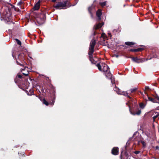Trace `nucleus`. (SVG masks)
<instances>
[{
	"label": "nucleus",
	"mask_w": 159,
	"mask_h": 159,
	"mask_svg": "<svg viewBox=\"0 0 159 159\" xmlns=\"http://www.w3.org/2000/svg\"><path fill=\"white\" fill-rule=\"evenodd\" d=\"M104 25V22H102L101 23H98L96 25L94 26V29L95 30H98L100 28Z\"/></svg>",
	"instance_id": "16"
},
{
	"label": "nucleus",
	"mask_w": 159,
	"mask_h": 159,
	"mask_svg": "<svg viewBox=\"0 0 159 159\" xmlns=\"http://www.w3.org/2000/svg\"><path fill=\"white\" fill-rule=\"evenodd\" d=\"M41 15H42L41 18L38 17L36 19V21L39 25H42L44 23L45 18V15L44 14H41Z\"/></svg>",
	"instance_id": "6"
},
{
	"label": "nucleus",
	"mask_w": 159,
	"mask_h": 159,
	"mask_svg": "<svg viewBox=\"0 0 159 159\" xmlns=\"http://www.w3.org/2000/svg\"><path fill=\"white\" fill-rule=\"evenodd\" d=\"M108 34L109 36H110V37H111L112 36L111 34L110 33H109Z\"/></svg>",
	"instance_id": "46"
},
{
	"label": "nucleus",
	"mask_w": 159,
	"mask_h": 159,
	"mask_svg": "<svg viewBox=\"0 0 159 159\" xmlns=\"http://www.w3.org/2000/svg\"><path fill=\"white\" fill-rule=\"evenodd\" d=\"M137 90V88H135L133 89H131L130 90V91L131 93H134Z\"/></svg>",
	"instance_id": "30"
},
{
	"label": "nucleus",
	"mask_w": 159,
	"mask_h": 159,
	"mask_svg": "<svg viewBox=\"0 0 159 159\" xmlns=\"http://www.w3.org/2000/svg\"><path fill=\"white\" fill-rule=\"evenodd\" d=\"M96 40L93 39L91 41L90 43V47L89 49L88 54L89 55H92V54H93L94 52V48L96 44Z\"/></svg>",
	"instance_id": "4"
},
{
	"label": "nucleus",
	"mask_w": 159,
	"mask_h": 159,
	"mask_svg": "<svg viewBox=\"0 0 159 159\" xmlns=\"http://www.w3.org/2000/svg\"><path fill=\"white\" fill-rule=\"evenodd\" d=\"M41 91H42V92H43V93H45L47 92V89H42L41 90Z\"/></svg>",
	"instance_id": "36"
},
{
	"label": "nucleus",
	"mask_w": 159,
	"mask_h": 159,
	"mask_svg": "<svg viewBox=\"0 0 159 159\" xmlns=\"http://www.w3.org/2000/svg\"><path fill=\"white\" fill-rule=\"evenodd\" d=\"M24 3V2L22 1H20L17 4L18 5H21Z\"/></svg>",
	"instance_id": "34"
},
{
	"label": "nucleus",
	"mask_w": 159,
	"mask_h": 159,
	"mask_svg": "<svg viewBox=\"0 0 159 159\" xmlns=\"http://www.w3.org/2000/svg\"><path fill=\"white\" fill-rule=\"evenodd\" d=\"M101 64L102 67V71L106 72L110 70L109 67L105 63H102Z\"/></svg>",
	"instance_id": "13"
},
{
	"label": "nucleus",
	"mask_w": 159,
	"mask_h": 159,
	"mask_svg": "<svg viewBox=\"0 0 159 159\" xmlns=\"http://www.w3.org/2000/svg\"><path fill=\"white\" fill-rule=\"evenodd\" d=\"M40 6V1L37 2L34 6L33 9L35 10H39Z\"/></svg>",
	"instance_id": "19"
},
{
	"label": "nucleus",
	"mask_w": 159,
	"mask_h": 159,
	"mask_svg": "<svg viewBox=\"0 0 159 159\" xmlns=\"http://www.w3.org/2000/svg\"><path fill=\"white\" fill-rule=\"evenodd\" d=\"M102 14L101 10L100 9H98L96 12V15L98 17L97 20L98 21H99L101 20V16Z\"/></svg>",
	"instance_id": "11"
},
{
	"label": "nucleus",
	"mask_w": 159,
	"mask_h": 159,
	"mask_svg": "<svg viewBox=\"0 0 159 159\" xmlns=\"http://www.w3.org/2000/svg\"><path fill=\"white\" fill-rule=\"evenodd\" d=\"M106 2L105 1L104 2H100L99 4H100V6L102 7H104L106 5Z\"/></svg>",
	"instance_id": "28"
},
{
	"label": "nucleus",
	"mask_w": 159,
	"mask_h": 159,
	"mask_svg": "<svg viewBox=\"0 0 159 159\" xmlns=\"http://www.w3.org/2000/svg\"><path fill=\"white\" fill-rule=\"evenodd\" d=\"M14 81L16 83H18L19 82V80L16 77L15 78Z\"/></svg>",
	"instance_id": "33"
},
{
	"label": "nucleus",
	"mask_w": 159,
	"mask_h": 159,
	"mask_svg": "<svg viewBox=\"0 0 159 159\" xmlns=\"http://www.w3.org/2000/svg\"><path fill=\"white\" fill-rule=\"evenodd\" d=\"M119 153V148L117 147H114L111 150V153L114 155H116Z\"/></svg>",
	"instance_id": "14"
},
{
	"label": "nucleus",
	"mask_w": 159,
	"mask_h": 159,
	"mask_svg": "<svg viewBox=\"0 0 159 159\" xmlns=\"http://www.w3.org/2000/svg\"><path fill=\"white\" fill-rule=\"evenodd\" d=\"M16 77L21 79H22L24 78V77L23 76L18 74L17 75Z\"/></svg>",
	"instance_id": "31"
},
{
	"label": "nucleus",
	"mask_w": 159,
	"mask_h": 159,
	"mask_svg": "<svg viewBox=\"0 0 159 159\" xmlns=\"http://www.w3.org/2000/svg\"><path fill=\"white\" fill-rule=\"evenodd\" d=\"M25 71V72H24V73H26V71Z\"/></svg>",
	"instance_id": "52"
},
{
	"label": "nucleus",
	"mask_w": 159,
	"mask_h": 159,
	"mask_svg": "<svg viewBox=\"0 0 159 159\" xmlns=\"http://www.w3.org/2000/svg\"><path fill=\"white\" fill-rule=\"evenodd\" d=\"M115 56L116 57H119V55H115Z\"/></svg>",
	"instance_id": "47"
},
{
	"label": "nucleus",
	"mask_w": 159,
	"mask_h": 159,
	"mask_svg": "<svg viewBox=\"0 0 159 159\" xmlns=\"http://www.w3.org/2000/svg\"><path fill=\"white\" fill-rule=\"evenodd\" d=\"M114 91L116 92L118 94H120L124 96L128 95L127 92L126 91H122L121 92L120 90L118 88L115 87L114 89Z\"/></svg>",
	"instance_id": "8"
},
{
	"label": "nucleus",
	"mask_w": 159,
	"mask_h": 159,
	"mask_svg": "<svg viewBox=\"0 0 159 159\" xmlns=\"http://www.w3.org/2000/svg\"><path fill=\"white\" fill-rule=\"evenodd\" d=\"M152 118L154 121H155L156 119L159 116V113L155 111H153L152 112V116H153Z\"/></svg>",
	"instance_id": "17"
},
{
	"label": "nucleus",
	"mask_w": 159,
	"mask_h": 159,
	"mask_svg": "<svg viewBox=\"0 0 159 159\" xmlns=\"http://www.w3.org/2000/svg\"><path fill=\"white\" fill-rule=\"evenodd\" d=\"M134 105L129 104L128 102L126 103V105L129 107L130 113L133 115H139L141 113V111L139 109L137 102H134Z\"/></svg>",
	"instance_id": "1"
},
{
	"label": "nucleus",
	"mask_w": 159,
	"mask_h": 159,
	"mask_svg": "<svg viewBox=\"0 0 159 159\" xmlns=\"http://www.w3.org/2000/svg\"><path fill=\"white\" fill-rule=\"evenodd\" d=\"M139 105L140 107L142 109L144 108L145 107L144 104L142 102L140 103H139Z\"/></svg>",
	"instance_id": "32"
},
{
	"label": "nucleus",
	"mask_w": 159,
	"mask_h": 159,
	"mask_svg": "<svg viewBox=\"0 0 159 159\" xmlns=\"http://www.w3.org/2000/svg\"><path fill=\"white\" fill-rule=\"evenodd\" d=\"M89 60L92 64H95L97 61H96L93 58V54H92V55H89Z\"/></svg>",
	"instance_id": "18"
},
{
	"label": "nucleus",
	"mask_w": 159,
	"mask_h": 159,
	"mask_svg": "<svg viewBox=\"0 0 159 159\" xmlns=\"http://www.w3.org/2000/svg\"><path fill=\"white\" fill-rule=\"evenodd\" d=\"M15 40L16 41L17 44L20 46L21 45V42L17 39H15Z\"/></svg>",
	"instance_id": "29"
},
{
	"label": "nucleus",
	"mask_w": 159,
	"mask_h": 159,
	"mask_svg": "<svg viewBox=\"0 0 159 159\" xmlns=\"http://www.w3.org/2000/svg\"><path fill=\"white\" fill-rule=\"evenodd\" d=\"M159 149V147L158 146H157L155 147V149L156 150H158Z\"/></svg>",
	"instance_id": "41"
},
{
	"label": "nucleus",
	"mask_w": 159,
	"mask_h": 159,
	"mask_svg": "<svg viewBox=\"0 0 159 159\" xmlns=\"http://www.w3.org/2000/svg\"><path fill=\"white\" fill-rule=\"evenodd\" d=\"M124 155L126 156V157H128L127 156H128V154L126 152H124Z\"/></svg>",
	"instance_id": "38"
},
{
	"label": "nucleus",
	"mask_w": 159,
	"mask_h": 159,
	"mask_svg": "<svg viewBox=\"0 0 159 159\" xmlns=\"http://www.w3.org/2000/svg\"><path fill=\"white\" fill-rule=\"evenodd\" d=\"M125 44L128 46H131L135 45V43L133 42H126L125 43Z\"/></svg>",
	"instance_id": "21"
},
{
	"label": "nucleus",
	"mask_w": 159,
	"mask_h": 159,
	"mask_svg": "<svg viewBox=\"0 0 159 159\" xmlns=\"http://www.w3.org/2000/svg\"><path fill=\"white\" fill-rule=\"evenodd\" d=\"M93 7L92 6H90L89 7V8H88V11L89 12V13H90V14L91 15V16H92V11L93 9Z\"/></svg>",
	"instance_id": "24"
},
{
	"label": "nucleus",
	"mask_w": 159,
	"mask_h": 159,
	"mask_svg": "<svg viewBox=\"0 0 159 159\" xmlns=\"http://www.w3.org/2000/svg\"><path fill=\"white\" fill-rule=\"evenodd\" d=\"M133 69L134 70H135V69L134 68Z\"/></svg>",
	"instance_id": "53"
},
{
	"label": "nucleus",
	"mask_w": 159,
	"mask_h": 159,
	"mask_svg": "<svg viewBox=\"0 0 159 159\" xmlns=\"http://www.w3.org/2000/svg\"><path fill=\"white\" fill-rule=\"evenodd\" d=\"M145 89L146 90H148L149 89V87L148 86H145Z\"/></svg>",
	"instance_id": "40"
},
{
	"label": "nucleus",
	"mask_w": 159,
	"mask_h": 159,
	"mask_svg": "<svg viewBox=\"0 0 159 159\" xmlns=\"http://www.w3.org/2000/svg\"><path fill=\"white\" fill-rule=\"evenodd\" d=\"M129 58H131V59H132L133 61L138 63H142L143 62H144L145 61V60L144 58H138L137 57H129Z\"/></svg>",
	"instance_id": "7"
},
{
	"label": "nucleus",
	"mask_w": 159,
	"mask_h": 159,
	"mask_svg": "<svg viewBox=\"0 0 159 159\" xmlns=\"http://www.w3.org/2000/svg\"><path fill=\"white\" fill-rule=\"evenodd\" d=\"M133 47H134V48H136V47H136V46H133Z\"/></svg>",
	"instance_id": "50"
},
{
	"label": "nucleus",
	"mask_w": 159,
	"mask_h": 159,
	"mask_svg": "<svg viewBox=\"0 0 159 159\" xmlns=\"http://www.w3.org/2000/svg\"><path fill=\"white\" fill-rule=\"evenodd\" d=\"M16 63L21 66H22L23 67V68H21V71L22 72L23 70H25L26 69V68L27 67H26V64L25 62H23V63H21L20 61L17 60H16Z\"/></svg>",
	"instance_id": "9"
},
{
	"label": "nucleus",
	"mask_w": 159,
	"mask_h": 159,
	"mask_svg": "<svg viewBox=\"0 0 159 159\" xmlns=\"http://www.w3.org/2000/svg\"><path fill=\"white\" fill-rule=\"evenodd\" d=\"M145 134L148 137H149L150 135V134L148 132L145 133Z\"/></svg>",
	"instance_id": "39"
},
{
	"label": "nucleus",
	"mask_w": 159,
	"mask_h": 159,
	"mask_svg": "<svg viewBox=\"0 0 159 159\" xmlns=\"http://www.w3.org/2000/svg\"><path fill=\"white\" fill-rule=\"evenodd\" d=\"M139 143H141L143 145V147L145 148L146 147V144L145 142L141 140L139 142Z\"/></svg>",
	"instance_id": "26"
},
{
	"label": "nucleus",
	"mask_w": 159,
	"mask_h": 159,
	"mask_svg": "<svg viewBox=\"0 0 159 159\" xmlns=\"http://www.w3.org/2000/svg\"><path fill=\"white\" fill-rule=\"evenodd\" d=\"M25 88L27 89L28 88L27 87V86H26V85H25Z\"/></svg>",
	"instance_id": "48"
},
{
	"label": "nucleus",
	"mask_w": 159,
	"mask_h": 159,
	"mask_svg": "<svg viewBox=\"0 0 159 159\" xmlns=\"http://www.w3.org/2000/svg\"><path fill=\"white\" fill-rule=\"evenodd\" d=\"M106 36L105 34V33H102L101 35V36L103 38H104V37Z\"/></svg>",
	"instance_id": "37"
},
{
	"label": "nucleus",
	"mask_w": 159,
	"mask_h": 159,
	"mask_svg": "<svg viewBox=\"0 0 159 159\" xmlns=\"http://www.w3.org/2000/svg\"><path fill=\"white\" fill-rule=\"evenodd\" d=\"M49 87L50 89H49L48 88H47V89L50 90V99L51 100V101L49 102V104L53 106L54 104L56 98V96L55 94V88L52 84H49Z\"/></svg>",
	"instance_id": "2"
},
{
	"label": "nucleus",
	"mask_w": 159,
	"mask_h": 159,
	"mask_svg": "<svg viewBox=\"0 0 159 159\" xmlns=\"http://www.w3.org/2000/svg\"><path fill=\"white\" fill-rule=\"evenodd\" d=\"M97 33L96 31H94L93 33V35H95Z\"/></svg>",
	"instance_id": "45"
},
{
	"label": "nucleus",
	"mask_w": 159,
	"mask_h": 159,
	"mask_svg": "<svg viewBox=\"0 0 159 159\" xmlns=\"http://www.w3.org/2000/svg\"><path fill=\"white\" fill-rule=\"evenodd\" d=\"M128 95L125 96V97H127V98H129V100L127 102L129 103V104H132L133 102L134 101V98L135 97V94L133 93H127Z\"/></svg>",
	"instance_id": "5"
},
{
	"label": "nucleus",
	"mask_w": 159,
	"mask_h": 159,
	"mask_svg": "<svg viewBox=\"0 0 159 159\" xmlns=\"http://www.w3.org/2000/svg\"><path fill=\"white\" fill-rule=\"evenodd\" d=\"M96 66L98 67V69L99 70V71H102V65H101L99 63H98L96 65Z\"/></svg>",
	"instance_id": "23"
},
{
	"label": "nucleus",
	"mask_w": 159,
	"mask_h": 159,
	"mask_svg": "<svg viewBox=\"0 0 159 159\" xmlns=\"http://www.w3.org/2000/svg\"><path fill=\"white\" fill-rule=\"evenodd\" d=\"M23 71H24V70H23L22 72L23 74L22 76H23L24 75L25 76H27L29 74V72L27 70L26 71V73H24V72H23Z\"/></svg>",
	"instance_id": "25"
},
{
	"label": "nucleus",
	"mask_w": 159,
	"mask_h": 159,
	"mask_svg": "<svg viewBox=\"0 0 159 159\" xmlns=\"http://www.w3.org/2000/svg\"><path fill=\"white\" fill-rule=\"evenodd\" d=\"M156 99L158 100V102L159 103V97H157L156 98Z\"/></svg>",
	"instance_id": "43"
},
{
	"label": "nucleus",
	"mask_w": 159,
	"mask_h": 159,
	"mask_svg": "<svg viewBox=\"0 0 159 159\" xmlns=\"http://www.w3.org/2000/svg\"><path fill=\"white\" fill-rule=\"evenodd\" d=\"M115 30H113V32H114Z\"/></svg>",
	"instance_id": "51"
},
{
	"label": "nucleus",
	"mask_w": 159,
	"mask_h": 159,
	"mask_svg": "<svg viewBox=\"0 0 159 159\" xmlns=\"http://www.w3.org/2000/svg\"><path fill=\"white\" fill-rule=\"evenodd\" d=\"M26 93L28 95L30 96L33 95L34 94V90L33 89H29V92L28 91H26Z\"/></svg>",
	"instance_id": "20"
},
{
	"label": "nucleus",
	"mask_w": 159,
	"mask_h": 159,
	"mask_svg": "<svg viewBox=\"0 0 159 159\" xmlns=\"http://www.w3.org/2000/svg\"><path fill=\"white\" fill-rule=\"evenodd\" d=\"M122 152H121V154H120V158H121V159H122Z\"/></svg>",
	"instance_id": "44"
},
{
	"label": "nucleus",
	"mask_w": 159,
	"mask_h": 159,
	"mask_svg": "<svg viewBox=\"0 0 159 159\" xmlns=\"http://www.w3.org/2000/svg\"><path fill=\"white\" fill-rule=\"evenodd\" d=\"M140 152H140V151H135L134 152V154H136V155L139 154V153Z\"/></svg>",
	"instance_id": "35"
},
{
	"label": "nucleus",
	"mask_w": 159,
	"mask_h": 159,
	"mask_svg": "<svg viewBox=\"0 0 159 159\" xmlns=\"http://www.w3.org/2000/svg\"><path fill=\"white\" fill-rule=\"evenodd\" d=\"M68 2L67 0L58 2L56 5L53 6V7L56 9H66L69 7L67 6Z\"/></svg>",
	"instance_id": "3"
},
{
	"label": "nucleus",
	"mask_w": 159,
	"mask_h": 159,
	"mask_svg": "<svg viewBox=\"0 0 159 159\" xmlns=\"http://www.w3.org/2000/svg\"><path fill=\"white\" fill-rule=\"evenodd\" d=\"M43 102L44 104H45L47 106H48L49 104V103L45 99H43Z\"/></svg>",
	"instance_id": "27"
},
{
	"label": "nucleus",
	"mask_w": 159,
	"mask_h": 159,
	"mask_svg": "<svg viewBox=\"0 0 159 159\" xmlns=\"http://www.w3.org/2000/svg\"><path fill=\"white\" fill-rule=\"evenodd\" d=\"M105 75L107 78H109L110 80H111V82L112 83V75L110 72V70H109L108 71H107L106 72Z\"/></svg>",
	"instance_id": "15"
},
{
	"label": "nucleus",
	"mask_w": 159,
	"mask_h": 159,
	"mask_svg": "<svg viewBox=\"0 0 159 159\" xmlns=\"http://www.w3.org/2000/svg\"><path fill=\"white\" fill-rule=\"evenodd\" d=\"M144 48H136L130 49L128 50L129 52H141L144 50Z\"/></svg>",
	"instance_id": "12"
},
{
	"label": "nucleus",
	"mask_w": 159,
	"mask_h": 159,
	"mask_svg": "<svg viewBox=\"0 0 159 159\" xmlns=\"http://www.w3.org/2000/svg\"><path fill=\"white\" fill-rule=\"evenodd\" d=\"M25 55L24 53H21L19 54L18 56L17 60L21 63H23V62H25V59L24 58Z\"/></svg>",
	"instance_id": "10"
},
{
	"label": "nucleus",
	"mask_w": 159,
	"mask_h": 159,
	"mask_svg": "<svg viewBox=\"0 0 159 159\" xmlns=\"http://www.w3.org/2000/svg\"><path fill=\"white\" fill-rule=\"evenodd\" d=\"M57 1V0H51V1L52 2H55Z\"/></svg>",
	"instance_id": "42"
},
{
	"label": "nucleus",
	"mask_w": 159,
	"mask_h": 159,
	"mask_svg": "<svg viewBox=\"0 0 159 159\" xmlns=\"http://www.w3.org/2000/svg\"><path fill=\"white\" fill-rule=\"evenodd\" d=\"M25 83H26V84H28V82H27V81H25Z\"/></svg>",
	"instance_id": "49"
},
{
	"label": "nucleus",
	"mask_w": 159,
	"mask_h": 159,
	"mask_svg": "<svg viewBox=\"0 0 159 159\" xmlns=\"http://www.w3.org/2000/svg\"><path fill=\"white\" fill-rule=\"evenodd\" d=\"M148 100L152 102H157V101H156V100L155 99H154L151 97L148 96Z\"/></svg>",
	"instance_id": "22"
}]
</instances>
